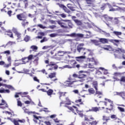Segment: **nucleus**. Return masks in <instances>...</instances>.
Masks as SVG:
<instances>
[{"label": "nucleus", "mask_w": 125, "mask_h": 125, "mask_svg": "<svg viewBox=\"0 0 125 125\" xmlns=\"http://www.w3.org/2000/svg\"><path fill=\"white\" fill-rule=\"evenodd\" d=\"M84 45V44L83 43H82L80 44H79L77 46V50L78 52L81 53V52H83V55H85L86 54V52H88V51H90V50L88 49H85L84 47H83Z\"/></svg>", "instance_id": "nucleus-1"}, {"label": "nucleus", "mask_w": 125, "mask_h": 125, "mask_svg": "<svg viewBox=\"0 0 125 125\" xmlns=\"http://www.w3.org/2000/svg\"><path fill=\"white\" fill-rule=\"evenodd\" d=\"M113 51L115 52V53L114 54L115 58H118L119 59H121V58H122V57H120V56L121 55V52H122V53H125V49L120 48H118L115 50H113ZM116 53H118V55H117V54Z\"/></svg>", "instance_id": "nucleus-2"}, {"label": "nucleus", "mask_w": 125, "mask_h": 125, "mask_svg": "<svg viewBox=\"0 0 125 125\" xmlns=\"http://www.w3.org/2000/svg\"><path fill=\"white\" fill-rule=\"evenodd\" d=\"M108 7L110 8L109 9V11H120V12H125V7H118L117 6V8L115 9L113 7H112V6H111V5L108 4Z\"/></svg>", "instance_id": "nucleus-3"}, {"label": "nucleus", "mask_w": 125, "mask_h": 125, "mask_svg": "<svg viewBox=\"0 0 125 125\" xmlns=\"http://www.w3.org/2000/svg\"><path fill=\"white\" fill-rule=\"evenodd\" d=\"M69 81H67L65 82V85L66 86H70V87H72L73 86L72 85V84H74V83H76V81H73L74 79L73 78H72V77H70L68 78Z\"/></svg>", "instance_id": "nucleus-4"}, {"label": "nucleus", "mask_w": 125, "mask_h": 125, "mask_svg": "<svg viewBox=\"0 0 125 125\" xmlns=\"http://www.w3.org/2000/svg\"><path fill=\"white\" fill-rule=\"evenodd\" d=\"M93 87H94L96 90V94L102 95V92L98 91V83L97 82H94L93 83Z\"/></svg>", "instance_id": "nucleus-5"}, {"label": "nucleus", "mask_w": 125, "mask_h": 125, "mask_svg": "<svg viewBox=\"0 0 125 125\" xmlns=\"http://www.w3.org/2000/svg\"><path fill=\"white\" fill-rule=\"evenodd\" d=\"M8 105L6 104L5 101L2 100L1 103L0 102V109H5V108H8Z\"/></svg>", "instance_id": "nucleus-6"}, {"label": "nucleus", "mask_w": 125, "mask_h": 125, "mask_svg": "<svg viewBox=\"0 0 125 125\" xmlns=\"http://www.w3.org/2000/svg\"><path fill=\"white\" fill-rule=\"evenodd\" d=\"M57 23L63 29H67V28H68V25H67V23L64 22V21H57Z\"/></svg>", "instance_id": "nucleus-7"}, {"label": "nucleus", "mask_w": 125, "mask_h": 125, "mask_svg": "<svg viewBox=\"0 0 125 125\" xmlns=\"http://www.w3.org/2000/svg\"><path fill=\"white\" fill-rule=\"evenodd\" d=\"M104 100L106 102H103V103H104V105L107 106V102H108V103H110V106L111 107L112 109H113V107H114V104L113 103V101L107 98H105Z\"/></svg>", "instance_id": "nucleus-8"}, {"label": "nucleus", "mask_w": 125, "mask_h": 125, "mask_svg": "<svg viewBox=\"0 0 125 125\" xmlns=\"http://www.w3.org/2000/svg\"><path fill=\"white\" fill-rule=\"evenodd\" d=\"M78 79H80L79 82L83 83L85 81V79H86V75L83 74H79L78 76Z\"/></svg>", "instance_id": "nucleus-9"}, {"label": "nucleus", "mask_w": 125, "mask_h": 125, "mask_svg": "<svg viewBox=\"0 0 125 125\" xmlns=\"http://www.w3.org/2000/svg\"><path fill=\"white\" fill-rule=\"evenodd\" d=\"M58 56H64L65 54H70V52L69 51H59L57 52Z\"/></svg>", "instance_id": "nucleus-10"}, {"label": "nucleus", "mask_w": 125, "mask_h": 125, "mask_svg": "<svg viewBox=\"0 0 125 125\" xmlns=\"http://www.w3.org/2000/svg\"><path fill=\"white\" fill-rule=\"evenodd\" d=\"M17 18L19 20L22 21L23 19H25V18H26V15H25L24 13L20 14L17 15Z\"/></svg>", "instance_id": "nucleus-11"}, {"label": "nucleus", "mask_w": 125, "mask_h": 125, "mask_svg": "<svg viewBox=\"0 0 125 125\" xmlns=\"http://www.w3.org/2000/svg\"><path fill=\"white\" fill-rule=\"evenodd\" d=\"M122 75V73H120V72H115L114 73V77H113V79L114 80V82H116V81L117 82H119V81H120V79H118L117 78L115 77H120L121 76V75Z\"/></svg>", "instance_id": "nucleus-12"}, {"label": "nucleus", "mask_w": 125, "mask_h": 125, "mask_svg": "<svg viewBox=\"0 0 125 125\" xmlns=\"http://www.w3.org/2000/svg\"><path fill=\"white\" fill-rule=\"evenodd\" d=\"M2 86H4V87H7V88H9V89H11V90H14V87L12 86L11 85H7L6 84L2 83Z\"/></svg>", "instance_id": "nucleus-13"}, {"label": "nucleus", "mask_w": 125, "mask_h": 125, "mask_svg": "<svg viewBox=\"0 0 125 125\" xmlns=\"http://www.w3.org/2000/svg\"><path fill=\"white\" fill-rule=\"evenodd\" d=\"M24 112L26 113V114H28V115H31V114H35V111H29V109H26V107H24L22 108Z\"/></svg>", "instance_id": "nucleus-14"}, {"label": "nucleus", "mask_w": 125, "mask_h": 125, "mask_svg": "<svg viewBox=\"0 0 125 125\" xmlns=\"http://www.w3.org/2000/svg\"><path fill=\"white\" fill-rule=\"evenodd\" d=\"M64 107H66L67 108H68V109L69 110H70V111H72V112H73V113H74L75 112V110H74V108L75 109L76 111H78V108L75 106H73L72 107L68 106L67 105H64Z\"/></svg>", "instance_id": "nucleus-15"}, {"label": "nucleus", "mask_w": 125, "mask_h": 125, "mask_svg": "<svg viewBox=\"0 0 125 125\" xmlns=\"http://www.w3.org/2000/svg\"><path fill=\"white\" fill-rule=\"evenodd\" d=\"M115 93H116V95H119V96H121V97H122V98H123V99H125V91L121 92H115Z\"/></svg>", "instance_id": "nucleus-16"}, {"label": "nucleus", "mask_w": 125, "mask_h": 125, "mask_svg": "<svg viewBox=\"0 0 125 125\" xmlns=\"http://www.w3.org/2000/svg\"><path fill=\"white\" fill-rule=\"evenodd\" d=\"M110 42H112V43H113L114 45H116V46H118L119 42H120V41L118 40H110Z\"/></svg>", "instance_id": "nucleus-17"}, {"label": "nucleus", "mask_w": 125, "mask_h": 125, "mask_svg": "<svg viewBox=\"0 0 125 125\" xmlns=\"http://www.w3.org/2000/svg\"><path fill=\"white\" fill-rule=\"evenodd\" d=\"M76 61H78V62H82V59H85V56H81L80 57H76Z\"/></svg>", "instance_id": "nucleus-18"}, {"label": "nucleus", "mask_w": 125, "mask_h": 125, "mask_svg": "<svg viewBox=\"0 0 125 125\" xmlns=\"http://www.w3.org/2000/svg\"><path fill=\"white\" fill-rule=\"evenodd\" d=\"M99 109H100V107H92L91 109H89V110L87 111V112H98V111H99Z\"/></svg>", "instance_id": "nucleus-19"}, {"label": "nucleus", "mask_w": 125, "mask_h": 125, "mask_svg": "<svg viewBox=\"0 0 125 125\" xmlns=\"http://www.w3.org/2000/svg\"><path fill=\"white\" fill-rule=\"evenodd\" d=\"M54 47H55V46L54 45L44 46L42 47V49H47L48 50H50L51 49H52Z\"/></svg>", "instance_id": "nucleus-20"}, {"label": "nucleus", "mask_w": 125, "mask_h": 125, "mask_svg": "<svg viewBox=\"0 0 125 125\" xmlns=\"http://www.w3.org/2000/svg\"><path fill=\"white\" fill-rule=\"evenodd\" d=\"M100 42H102V43H108V39L105 38H100L99 39Z\"/></svg>", "instance_id": "nucleus-21"}, {"label": "nucleus", "mask_w": 125, "mask_h": 125, "mask_svg": "<svg viewBox=\"0 0 125 125\" xmlns=\"http://www.w3.org/2000/svg\"><path fill=\"white\" fill-rule=\"evenodd\" d=\"M113 34L115 35V36L118 37V38H120V37H119V36H122L123 33H122V32H120V31H114L113 32Z\"/></svg>", "instance_id": "nucleus-22"}, {"label": "nucleus", "mask_w": 125, "mask_h": 125, "mask_svg": "<svg viewBox=\"0 0 125 125\" xmlns=\"http://www.w3.org/2000/svg\"><path fill=\"white\" fill-rule=\"evenodd\" d=\"M21 25L22 27H26V26H28L29 25V22L26 21V20H23L22 22H21Z\"/></svg>", "instance_id": "nucleus-23"}, {"label": "nucleus", "mask_w": 125, "mask_h": 125, "mask_svg": "<svg viewBox=\"0 0 125 125\" xmlns=\"http://www.w3.org/2000/svg\"><path fill=\"white\" fill-rule=\"evenodd\" d=\"M103 17L106 20V21H112L113 18L110 17L106 15H104Z\"/></svg>", "instance_id": "nucleus-24"}, {"label": "nucleus", "mask_w": 125, "mask_h": 125, "mask_svg": "<svg viewBox=\"0 0 125 125\" xmlns=\"http://www.w3.org/2000/svg\"><path fill=\"white\" fill-rule=\"evenodd\" d=\"M28 59V61L26 62H29V60H32L33 59V55H29L27 58H23L21 60H25V59Z\"/></svg>", "instance_id": "nucleus-25"}, {"label": "nucleus", "mask_w": 125, "mask_h": 125, "mask_svg": "<svg viewBox=\"0 0 125 125\" xmlns=\"http://www.w3.org/2000/svg\"><path fill=\"white\" fill-rule=\"evenodd\" d=\"M15 35L16 36H17L18 39L17 40H18V42H22V40H20V38H21V34L19 33V32H18Z\"/></svg>", "instance_id": "nucleus-26"}, {"label": "nucleus", "mask_w": 125, "mask_h": 125, "mask_svg": "<svg viewBox=\"0 0 125 125\" xmlns=\"http://www.w3.org/2000/svg\"><path fill=\"white\" fill-rule=\"evenodd\" d=\"M67 6L68 8L70 9V10H71L72 11H75V9H74V7H73L72 6V4H71L70 3L67 4Z\"/></svg>", "instance_id": "nucleus-27"}, {"label": "nucleus", "mask_w": 125, "mask_h": 125, "mask_svg": "<svg viewBox=\"0 0 125 125\" xmlns=\"http://www.w3.org/2000/svg\"><path fill=\"white\" fill-rule=\"evenodd\" d=\"M22 63H20V62H14V66H15V67H17V66H19V65H21L22 64H26V62H25V61H22Z\"/></svg>", "instance_id": "nucleus-28"}, {"label": "nucleus", "mask_w": 125, "mask_h": 125, "mask_svg": "<svg viewBox=\"0 0 125 125\" xmlns=\"http://www.w3.org/2000/svg\"><path fill=\"white\" fill-rule=\"evenodd\" d=\"M47 94L51 97V95L52 93H53V90L52 89H49L47 91H46Z\"/></svg>", "instance_id": "nucleus-29"}, {"label": "nucleus", "mask_w": 125, "mask_h": 125, "mask_svg": "<svg viewBox=\"0 0 125 125\" xmlns=\"http://www.w3.org/2000/svg\"><path fill=\"white\" fill-rule=\"evenodd\" d=\"M66 100V102H67V103H65V105H71V100H70V99H69V97H66L65 98Z\"/></svg>", "instance_id": "nucleus-30"}, {"label": "nucleus", "mask_w": 125, "mask_h": 125, "mask_svg": "<svg viewBox=\"0 0 125 125\" xmlns=\"http://www.w3.org/2000/svg\"><path fill=\"white\" fill-rule=\"evenodd\" d=\"M88 68H90V69H95L94 63H89L88 64Z\"/></svg>", "instance_id": "nucleus-31"}, {"label": "nucleus", "mask_w": 125, "mask_h": 125, "mask_svg": "<svg viewBox=\"0 0 125 125\" xmlns=\"http://www.w3.org/2000/svg\"><path fill=\"white\" fill-rule=\"evenodd\" d=\"M88 91L90 94H94V93H95V91H94V89L92 88L89 89Z\"/></svg>", "instance_id": "nucleus-32"}, {"label": "nucleus", "mask_w": 125, "mask_h": 125, "mask_svg": "<svg viewBox=\"0 0 125 125\" xmlns=\"http://www.w3.org/2000/svg\"><path fill=\"white\" fill-rule=\"evenodd\" d=\"M100 70H102V71H104V75H107L108 74V70L106 69H104L103 67H100Z\"/></svg>", "instance_id": "nucleus-33"}, {"label": "nucleus", "mask_w": 125, "mask_h": 125, "mask_svg": "<svg viewBox=\"0 0 125 125\" xmlns=\"http://www.w3.org/2000/svg\"><path fill=\"white\" fill-rule=\"evenodd\" d=\"M65 93H63V92H59L58 93V94L59 95L60 99H61L62 96H65Z\"/></svg>", "instance_id": "nucleus-34"}, {"label": "nucleus", "mask_w": 125, "mask_h": 125, "mask_svg": "<svg viewBox=\"0 0 125 125\" xmlns=\"http://www.w3.org/2000/svg\"><path fill=\"white\" fill-rule=\"evenodd\" d=\"M70 64L71 65V67L74 68V65H76V64H77V62L74 60L70 61Z\"/></svg>", "instance_id": "nucleus-35"}, {"label": "nucleus", "mask_w": 125, "mask_h": 125, "mask_svg": "<svg viewBox=\"0 0 125 125\" xmlns=\"http://www.w3.org/2000/svg\"><path fill=\"white\" fill-rule=\"evenodd\" d=\"M15 44V42L9 41L7 44H6V46H10V45H12V44Z\"/></svg>", "instance_id": "nucleus-36"}, {"label": "nucleus", "mask_w": 125, "mask_h": 125, "mask_svg": "<svg viewBox=\"0 0 125 125\" xmlns=\"http://www.w3.org/2000/svg\"><path fill=\"white\" fill-rule=\"evenodd\" d=\"M85 0L87 4H93V2H94V0Z\"/></svg>", "instance_id": "nucleus-37"}, {"label": "nucleus", "mask_w": 125, "mask_h": 125, "mask_svg": "<svg viewBox=\"0 0 125 125\" xmlns=\"http://www.w3.org/2000/svg\"><path fill=\"white\" fill-rule=\"evenodd\" d=\"M30 48L33 50V51H35V50H38V46L36 45H32L30 47Z\"/></svg>", "instance_id": "nucleus-38"}, {"label": "nucleus", "mask_w": 125, "mask_h": 125, "mask_svg": "<svg viewBox=\"0 0 125 125\" xmlns=\"http://www.w3.org/2000/svg\"><path fill=\"white\" fill-rule=\"evenodd\" d=\"M74 21L77 24V25H79V26L82 25V21H79L78 20H74Z\"/></svg>", "instance_id": "nucleus-39"}, {"label": "nucleus", "mask_w": 125, "mask_h": 125, "mask_svg": "<svg viewBox=\"0 0 125 125\" xmlns=\"http://www.w3.org/2000/svg\"><path fill=\"white\" fill-rule=\"evenodd\" d=\"M120 18H114V24H119L120 23V21H119Z\"/></svg>", "instance_id": "nucleus-40"}, {"label": "nucleus", "mask_w": 125, "mask_h": 125, "mask_svg": "<svg viewBox=\"0 0 125 125\" xmlns=\"http://www.w3.org/2000/svg\"><path fill=\"white\" fill-rule=\"evenodd\" d=\"M93 42L94 43V44L95 45H100V42L97 40H93Z\"/></svg>", "instance_id": "nucleus-41"}, {"label": "nucleus", "mask_w": 125, "mask_h": 125, "mask_svg": "<svg viewBox=\"0 0 125 125\" xmlns=\"http://www.w3.org/2000/svg\"><path fill=\"white\" fill-rule=\"evenodd\" d=\"M55 64H56L55 62H51L48 63V65H46V67H47L48 66H54Z\"/></svg>", "instance_id": "nucleus-42"}, {"label": "nucleus", "mask_w": 125, "mask_h": 125, "mask_svg": "<svg viewBox=\"0 0 125 125\" xmlns=\"http://www.w3.org/2000/svg\"><path fill=\"white\" fill-rule=\"evenodd\" d=\"M104 50H111L112 48H111V46H107L106 47H104L103 48Z\"/></svg>", "instance_id": "nucleus-43"}, {"label": "nucleus", "mask_w": 125, "mask_h": 125, "mask_svg": "<svg viewBox=\"0 0 125 125\" xmlns=\"http://www.w3.org/2000/svg\"><path fill=\"white\" fill-rule=\"evenodd\" d=\"M57 36H58V34H57V33H52L49 35V36L51 38H55V37H57Z\"/></svg>", "instance_id": "nucleus-44"}, {"label": "nucleus", "mask_w": 125, "mask_h": 125, "mask_svg": "<svg viewBox=\"0 0 125 125\" xmlns=\"http://www.w3.org/2000/svg\"><path fill=\"white\" fill-rule=\"evenodd\" d=\"M56 75V74L55 73H51V74L49 75V78H50V79H52L55 77Z\"/></svg>", "instance_id": "nucleus-45"}, {"label": "nucleus", "mask_w": 125, "mask_h": 125, "mask_svg": "<svg viewBox=\"0 0 125 125\" xmlns=\"http://www.w3.org/2000/svg\"><path fill=\"white\" fill-rule=\"evenodd\" d=\"M62 68H63V69H65L66 68H67V69H72V68H73L72 66H71L70 65H65L62 66Z\"/></svg>", "instance_id": "nucleus-46"}, {"label": "nucleus", "mask_w": 125, "mask_h": 125, "mask_svg": "<svg viewBox=\"0 0 125 125\" xmlns=\"http://www.w3.org/2000/svg\"><path fill=\"white\" fill-rule=\"evenodd\" d=\"M84 35L81 33H78L76 35V38H83Z\"/></svg>", "instance_id": "nucleus-47"}, {"label": "nucleus", "mask_w": 125, "mask_h": 125, "mask_svg": "<svg viewBox=\"0 0 125 125\" xmlns=\"http://www.w3.org/2000/svg\"><path fill=\"white\" fill-rule=\"evenodd\" d=\"M63 10H64L65 12H66L67 13H68V14L71 13V11L69 10V9H68V8H67L66 6L64 7Z\"/></svg>", "instance_id": "nucleus-48"}, {"label": "nucleus", "mask_w": 125, "mask_h": 125, "mask_svg": "<svg viewBox=\"0 0 125 125\" xmlns=\"http://www.w3.org/2000/svg\"><path fill=\"white\" fill-rule=\"evenodd\" d=\"M12 122L14 123L15 125H19V123H18V121H16V119H13L12 120Z\"/></svg>", "instance_id": "nucleus-49"}, {"label": "nucleus", "mask_w": 125, "mask_h": 125, "mask_svg": "<svg viewBox=\"0 0 125 125\" xmlns=\"http://www.w3.org/2000/svg\"><path fill=\"white\" fill-rule=\"evenodd\" d=\"M110 118H111V119H114V120H117L118 119V117H117V115H116L115 114L112 115L110 116Z\"/></svg>", "instance_id": "nucleus-50"}, {"label": "nucleus", "mask_w": 125, "mask_h": 125, "mask_svg": "<svg viewBox=\"0 0 125 125\" xmlns=\"http://www.w3.org/2000/svg\"><path fill=\"white\" fill-rule=\"evenodd\" d=\"M38 27H39L40 28H41V29H45L47 27H46V26H43V25H42V24H38L37 25Z\"/></svg>", "instance_id": "nucleus-51"}, {"label": "nucleus", "mask_w": 125, "mask_h": 125, "mask_svg": "<svg viewBox=\"0 0 125 125\" xmlns=\"http://www.w3.org/2000/svg\"><path fill=\"white\" fill-rule=\"evenodd\" d=\"M24 41H25V42H29V41H30V37H29L28 36H25V37L24 39Z\"/></svg>", "instance_id": "nucleus-52"}, {"label": "nucleus", "mask_w": 125, "mask_h": 125, "mask_svg": "<svg viewBox=\"0 0 125 125\" xmlns=\"http://www.w3.org/2000/svg\"><path fill=\"white\" fill-rule=\"evenodd\" d=\"M120 82H122V83H125V77L122 76L121 78V79L119 80Z\"/></svg>", "instance_id": "nucleus-53"}, {"label": "nucleus", "mask_w": 125, "mask_h": 125, "mask_svg": "<svg viewBox=\"0 0 125 125\" xmlns=\"http://www.w3.org/2000/svg\"><path fill=\"white\" fill-rule=\"evenodd\" d=\"M57 5L59 6L60 7H61V8H63V9L64 7H65L64 5H63L62 4H60L59 3H57Z\"/></svg>", "instance_id": "nucleus-54"}, {"label": "nucleus", "mask_w": 125, "mask_h": 125, "mask_svg": "<svg viewBox=\"0 0 125 125\" xmlns=\"http://www.w3.org/2000/svg\"><path fill=\"white\" fill-rule=\"evenodd\" d=\"M70 37H73V38H77V33H73L70 34Z\"/></svg>", "instance_id": "nucleus-55"}, {"label": "nucleus", "mask_w": 125, "mask_h": 125, "mask_svg": "<svg viewBox=\"0 0 125 125\" xmlns=\"http://www.w3.org/2000/svg\"><path fill=\"white\" fill-rule=\"evenodd\" d=\"M89 124L91 125H97V122H96V121H94L92 123H89Z\"/></svg>", "instance_id": "nucleus-56"}, {"label": "nucleus", "mask_w": 125, "mask_h": 125, "mask_svg": "<svg viewBox=\"0 0 125 125\" xmlns=\"http://www.w3.org/2000/svg\"><path fill=\"white\" fill-rule=\"evenodd\" d=\"M103 121H104V122H107L108 120H109V119H107V117H106L105 116H103Z\"/></svg>", "instance_id": "nucleus-57"}, {"label": "nucleus", "mask_w": 125, "mask_h": 125, "mask_svg": "<svg viewBox=\"0 0 125 125\" xmlns=\"http://www.w3.org/2000/svg\"><path fill=\"white\" fill-rule=\"evenodd\" d=\"M118 110H120V112H124L125 111V108L121 107L120 106L118 107Z\"/></svg>", "instance_id": "nucleus-58"}, {"label": "nucleus", "mask_w": 125, "mask_h": 125, "mask_svg": "<svg viewBox=\"0 0 125 125\" xmlns=\"http://www.w3.org/2000/svg\"><path fill=\"white\" fill-rule=\"evenodd\" d=\"M9 66H11V63H9V64H5L4 65V68H8V67H9Z\"/></svg>", "instance_id": "nucleus-59"}, {"label": "nucleus", "mask_w": 125, "mask_h": 125, "mask_svg": "<svg viewBox=\"0 0 125 125\" xmlns=\"http://www.w3.org/2000/svg\"><path fill=\"white\" fill-rule=\"evenodd\" d=\"M103 33H104V35L105 37H110V33H106L105 31H103Z\"/></svg>", "instance_id": "nucleus-60"}, {"label": "nucleus", "mask_w": 125, "mask_h": 125, "mask_svg": "<svg viewBox=\"0 0 125 125\" xmlns=\"http://www.w3.org/2000/svg\"><path fill=\"white\" fill-rule=\"evenodd\" d=\"M12 31L13 32V33H14V34H16L18 33L17 32V29L15 28H13Z\"/></svg>", "instance_id": "nucleus-61"}, {"label": "nucleus", "mask_w": 125, "mask_h": 125, "mask_svg": "<svg viewBox=\"0 0 125 125\" xmlns=\"http://www.w3.org/2000/svg\"><path fill=\"white\" fill-rule=\"evenodd\" d=\"M18 106H19L20 107H22V103L20 101H18Z\"/></svg>", "instance_id": "nucleus-62"}, {"label": "nucleus", "mask_w": 125, "mask_h": 125, "mask_svg": "<svg viewBox=\"0 0 125 125\" xmlns=\"http://www.w3.org/2000/svg\"><path fill=\"white\" fill-rule=\"evenodd\" d=\"M96 74L97 76H98V75H102V72L99 70H97L96 72Z\"/></svg>", "instance_id": "nucleus-63"}, {"label": "nucleus", "mask_w": 125, "mask_h": 125, "mask_svg": "<svg viewBox=\"0 0 125 125\" xmlns=\"http://www.w3.org/2000/svg\"><path fill=\"white\" fill-rule=\"evenodd\" d=\"M0 93H4V88L1 87L0 89Z\"/></svg>", "instance_id": "nucleus-64"}]
</instances>
